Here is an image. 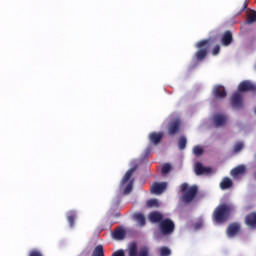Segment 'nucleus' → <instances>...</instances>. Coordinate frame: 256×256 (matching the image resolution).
<instances>
[{"instance_id": "f257e3e1", "label": "nucleus", "mask_w": 256, "mask_h": 256, "mask_svg": "<svg viewBox=\"0 0 256 256\" xmlns=\"http://www.w3.org/2000/svg\"><path fill=\"white\" fill-rule=\"evenodd\" d=\"M180 193L182 194L179 198L180 203L189 205L195 201V197H197V193H199V186H189L187 182H184L180 185Z\"/></svg>"}, {"instance_id": "f03ea898", "label": "nucleus", "mask_w": 256, "mask_h": 256, "mask_svg": "<svg viewBox=\"0 0 256 256\" xmlns=\"http://www.w3.org/2000/svg\"><path fill=\"white\" fill-rule=\"evenodd\" d=\"M233 209V205L230 204L223 203L218 205L212 214L214 223H218L219 225L225 223L229 219Z\"/></svg>"}, {"instance_id": "7ed1b4c3", "label": "nucleus", "mask_w": 256, "mask_h": 256, "mask_svg": "<svg viewBox=\"0 0 256 256\" xmlns=\"http://www.w3.org/2000/svg\"><path fill=\"white\" fill-rule=\"evenodd\" d=\"M214 41L215 40L209 38L201 40L196 44V48L198 49V51H196L195 57L197 61H203V59L207 57V55L209 54V47L213 45Z\"/></svg>"}, {"instance_id": "20e7f679", "label": "nucleus", "mask_w": 256, "mask_h": 256, "mask_svg": "<svg viewBox=\"0 0 256 256\" xmlns=\"http://www.w3.org/2000/svg\"><path fill=\"white\" fill-rule=\"evenodd\" d=\"M159 229L163 235H171L175 231V222L166 218L159 223Z\"/></svg>"}, {"instance_id": "39448f33", "label": "nucleus", "mask_w": 256, "mask_h": 256, "mask_svg": "<svg viewBox=\"0 0 256 256\" xmlns=\"http://www.w3.org/2000/svg\"><path fill=\"white\" fill-rule=\"evenodd\" d=\"M129 256H149V247L143 246L137 251V243L132 242L128 249Z\"/></svg>"}, {"instance_id": "423d86ee", "label": "nucleus", "mask_w": 256, "mask_h": 256, "mask_svg": "<svg viewBox=\"0 0 256 256\" xmlns=\"http://www.w3.org/2000/svg\"><path fill=\"white\" fill-rule=\"evenodd\" d=\"M230 105L233 109H243V96L241 92H235L230 98Z\"/></svg>"}, {"instance_id": "0eeeda50", "label": "nucleus", "mask_w": 256, "mask_h": 256, "mask_svg": "<svg viewBox=\"0 0 256 256\" xmlns=\"http://www.w3.org/2000/svg\"><path fill=\"white\" fill-rule=\"evenodd\" d=\"M238 91L239 93H247V91L256 93V85L249 80H244L238 85Z\"/></svg>"}, {"instance_id": "6e6552de", "label": "nucleus", "mask_w": 256, "mask_h": 256, "mask_svg": "<svg viewBox=\"0 0 256 256\" xmlns=\"http://www.w3.org/2000/svg\"><path fill=\"white\" fill-rule=\"evenodd\" d=\"M241 231V224L237 222H233L228 225L226 229L227 236L231 239L233 237H237L239 232Z\"/></svg>"}, {"instance_id": "1a4fd4ad", "label": "nucleus", "mask_w": 256, "mask_h": 256, "mask_svg": "<svg viewBox=\"0 0 256 256\" xmlns=\"http://www.w3.org/2000/svg\"><path fill=\"white\" fill-rule=\"evenodd\" d=\"M167 189V182H155L151 186V193L154 195H161Z\"/></svg>"}, {"instance_id": "9d476101", "label": "nucleus", "mask_w": 256, "mask_h": 256, "mask_svg": "<svg viewBox=\"0 0 256 256\" xmlns=\"http://www.w3.org/2000/svg\"><path fill=\"white\" fill-rule=\"evenodd\" d=\"M245 173H247V168L245 165H238L230 171V175L233 177V179H239L240 177H243Z\"/></svg>"}, {"instance_id": "9b49d317", "label": "nucleus", "mask_w": 256, "mask_h": 256, "mask_svg": "<svg viewBox=\"0 0 256 256\" xmlns=\"http://www.w3.org/2000/svg\"><path fill=\"white\" fill-rule=\"evenodd\" d=\"M244 223L249 229H256V212H250L245 216Z\"/></svg>"}, {"instance_id": "f8f14e48", "label": "nucleus", "mask_w": 256, "mask_h": 256, "mask_svg": "<svg viewBox=\"0 0 256 256\" xmlns=\"http://www.w3.org/2000/svg\"><path fill=\"white\" fill-rule=\"evenodd\" d=\"M148 139L152 145H159L163 141V132H151Z\"/></svg>"}, {"instance_id": "ddd939ff", "label": "nucleus", "mask_w": 256, "mask_h": 256, "mask_svg": "<svg viewBox=\"0 0 256 256\" xmlns=\"http://www.w3.org/2000/svg\"><path fill=\"white\" fill-rule=\"evenodd\" d=\"M213 95L215 99H225L227 97V91L224 86L217 85L213 89Z\"/></svg>"}, {"instance_id": "4468645a", "label": "nucleus", "mask_w": 256, "mask_h": 256, "mask_svg": "<svg viewBox=\"0 0 256 256\" xmlns=\"http://www.w3.org/2000/svg\"><path fill=\"white\" fill-rule=\"evenodd\" d=\"M179 129H181V122L179 120H174L168 125V134L177 135Z\"/></svg>"}, {"instance_id": "2eb2a0df", "label": "nucleus", "mask_w": 256, "mask_h": 256, "mask_svg": "<svg viewBox=\"0 0 256 256\" xmlns=\"http://www.w3.org/2000/svg\"><path fill=\"white\" fill-rule=\"evenodd\" d=\"M213 123L215 127H223L227 123V116L225 114H215L213 116Z\"/></svg>"}, {"instance_id": "dca6fc26", "label": "nucleus", "mask_w": 256, "mask_h": 256, "mask_svg": "<svg viewBox=\"0 0 256 256\" xmlns=\"http://www.w3.org/2000/svg\"><path fill=\"white\" fill-rule=\"evenodd\" d=\"M196 175H209L211 173V167H205L201 162L195 164Z\"/></svg>"}, {"instance_id": "f3484780", "label": "nucleus", "mask_w": 256, "mask_h": 256, "mask_svg": "<svg viewBox=\"0 0 256 256\" xmlns=\"http://www.w3.org/2000/svg\"><path fill=\"white\" fill-rule=\"evenodd\" d=\"M221 43H222V45H224V47H229V45H231L233 43V33H231V31H229V30L224 32L222 39H221Z\"/></svg>"}, {"instance_id": "a211bd4d", "label": "nucleus", "mask_w": 256, "mask_h": 256, "mask_svg": "<svg viewBox=\"0 0 256 256\" xmlns=\"http://www.w3.org/2000/svg\"><path fill=\"white\" fill-rule=\"evenodd\" d=\"M148 219L151 223H161V221H163V215L161 214V212L159 211H153L150 212V214L148 215Z\"/></svg>"}, {"instance_id": "6ab92c4d", "label": "nucleus", "mask_w": 256, "mask_h": 256, "mask_svg": "<svg viewBox=\"0 0 256 256\" xmlns=\"http://www.w3.org/2000/svg\"><path fill=\"white\" fill-rule=\"evenodd\" d=\"M66 218L69 223V227L73 229V227L75 226V220L77 219V212L75 210H69L66 213Z\"/></svg>"}, {"instance_id": "aec40b11", "label": "nucleus", "mask_w": 256, "mask_h": 256, "mask_svg": "<svg viewBox=\"0 0 256 256\" xmlns=\"http://www.w3.org/2000/svg\"><path fill=\"white\" fill-rule=\"evenodd\" d=\"M135 171H137V167L135 166L127 170L120 182V187H123L125 183H127L131 179V177H133V173H135Z\"/></svg>"}, {"instance_id": "412c9836", "label": "nucleus", "mask_w": 256, "mask_h": 256, "mask_svg": "<svg viewBox=\"0 0 256 256\" xmlns=\"http://www.w3.org/2000/svg\"><path fill=\"white\" fill-rule=\"evenodd\" d=\"M231 187H233V180L229 177H224L220 182V189L227 191V189H231Z\"/></svg>"}, {"instance_id": "4be33fe9", "label": "nucleus", "mask_w": 256, "mask_h": 256, "mask_svg": "<svg viewBox=\"0 0 256 256\" xmlns=\"http://www.w3.org/2000/svg\"><path fill=\"white\" fill-rule=\"evenodd\" d=\"M133 217H134V220L137 222V224L140 227H145V225L147 223V220H146L145 215L143 213H135L133 215Z\"/></svg>"}, {"instance_id": "5701e85b", "label": "nucleus", "mask_w": 256, "mask_h": 256, "mask_svg": "<svg viewBox=\"0 0 256 256\" xmlns=\"http://www.w3.org/2000/svg\"><path fill=\"white\" fill-rule=\"evenodd\" d=\"M125 234V229L120 227L112 233V237L117 240H122L125 237Z\"/></svg>"}, {"instance_id": "b1692460", "label": "nucleus", "mask_w": 256, "mask_h": 256, "mask_svg": "<svg viewBox=\"0 0 256 256\" xmlns=\"http://www.w3.org/2000/svg\"><path fill=\"white\" fill-rule=\"evenodd\" d=\"M92 256H105V250H103V245H98L94 248Z\"/></svg>"}, {"instance_id": "393cba45", "label": "nucleus", "mask_w": 256, "mask_h": 256, "mask_svg": "<svg viewBox=\"0 0 256 256\" xmlns=\"http://www.w3.org/2000/svg\"><path fill=\"white\" fill-rule=\"evenodd\" d=\"M187 147V137L181 136L178 140V148L180 151H183Z\"/></svg>"}, {"instance_id": "a878e982", "label": "nucleus", "mask_w": 256, "mask_h": 256, "mask_svg": "<svg viewBox=\"0 0 256 256\" xmlns=\"http://www.w3.org/2000/svg\"><path fill=\"white\" fill-rule=\"evenodd\" d=\"M133 183H135V179L130 180L129 183L126 185L123 191L124 195H129V193L133 191Z\"/></svg>"}, {"instance_id": "bb28decb", "label": "nucleus", "mask_w": 256, "mask_h": 256, "mask_svg": "<svg viewBox=\"0 0 256 256\" xmlns=\"http://www.w3.org/2000/svg\"><path fill=\"white\" fill-rule=\"evenodd\" d=\"M255 21H256V11L251 10L250 13L248 14L247 23L248 25H252V23H255Z\"/></svg>"}, {"instance_id": "cd10ccee", "label": "nucleus", "mask_w": 256, "mask_h": 256, "mask_svg": "<svg viewBox=\"0 0 256 256\" xmlns=\"http://www.w3.org/2000/svg\"><path fill=\"white\" fill-rule=\"evenodd\" d=\"M160 256H171V249L167 246L160 248Z\"/></svg>"}, {"instance_id": "c85d7f7f", "label": "nucleus", "mask_w": 256, "mask_h": 256, "mask_svg": "<svg viewBox=\"0 0 256 256\" xmlns=\"http://www.w3.org/2000/svg\"><path fill=\"white\" fill-rule=\"evenodd\" d=\"M203 148L201 146H195L193 148V153L196 157H201V155H203Z\"/></svg>"}, {"instance_id": "c756f323", "label": "nucleus", "mask_w": 256, "mask_h": 256, "mask_svg": "<svg viewBox=\"0 0 256 256\" xmlns=\"http://www.w3.org/2000/svg\"><path fill=\"white\" fill-rule=\"evenodd\" d=\"M161 173L162 175H167L168 173H171V164H164L162 166Z\"/></svg>"}, {"instance_id": "7c9ffc66", "label": "nucleus", "mask_w": 256, "mask_h": 256, "mask_svg": "<svg viewBox=\"0 0 256 256\" xmlns=\"http://www.w3.org/2000/svg\"><path fill=\"white\" fill-rule=\"evenodd\" d=\"M243 147H244L243 142H237L234 145L233 152L234 153H239V151H241L243 149Z\"/></svg>"}, {"instance_id": "2f4dec72", "label": "nucleus", "mask_w": 256, "mask_h": 256, "mask_svg": "<svg viewBox=\"0 0 256 256\" xmlns=\"http://www.w3.org/2000/svg\"><path fill=\"white\" fill-rule=\"evenodd\" d=\"M148 207H159V200L157 199H150L147 201Z\"/></svg>"}, {"instance_id": "473e14b6", "label": "nucleus", "mask_w": 256, "mask_h": 256, "mask_svg": "<svg viewBox=\"0 0 256 256\" xmlns=\"http://www.w3.org/2000/svg\"><path fill=\"white\" fill-rule=\"evenodd\" d=\"M28 256H45V255H43L41 251L34 249L29 252Z\"/></svg>"}, {"instance_id": "72a5a7b5", "label": "nucleus", "mask_w": 256, "mask_h": 256, "mask_svg": "<svg viewBox=\"0 0 256 256\" xmlns=\"http://www.w3.org/2000/svg\"><path fill=\"white\" fill-rule=\"evenodd\" d=\"M220 51H221V46L216 45V46L213 48V50H212V54L215 56V55H217L218 53H220Z\"/></svg>"}, {"instance_id": "f704fd0d", "label": "nucleus", "mask_w": 256, "mask_h": 256, "mask_svg": "<svg viewBox=\"0 0 256 256\" xmlns=\"http://www.w3.org/2000/svg\"><path fill=\"white\" fill-rule=\"evenodd\" d=\"M112 256H125V252L123 250H118L114 252Z\"/></svg>"}, {"instance_id": "c9c22d12", "label": "nucleus", "mask_w": 256, "mask_h": 256, "mask_svg": "<svg viewBox=\"0 0 256 256\" xmlns=\"http://www.w3.org/2000/svg\"><path fill=\"white\" fill-rule=\"evenodd\" d=\"M247 7H248V4H247V0L244 2V4H243V7H242V9H241V13H243V11H245L246 9H247Z\"/></svg>"}, {"instance_id": "e433bc0d", "label": "nucleus", "mask_w": 256, "mask_h": 256, "mask_svg": "<svg viewBox=\"0 0 256 256\" xmlns=\"http://www.w3.org/2000/svg\"><path fill=\"white\" fill-rule=\"evenodd\" d=\"M114 217H121V214L117 212L116 214H114Z\"/></svg>"}]
</instances>
